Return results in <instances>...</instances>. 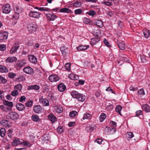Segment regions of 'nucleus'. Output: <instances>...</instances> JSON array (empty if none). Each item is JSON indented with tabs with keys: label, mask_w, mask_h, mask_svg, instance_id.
Here are the masks:
<instances>
[{
	"label": "nucleus",
	"mask_w": 150,
	"mask_h": 150,
	"mask_svg": "<svg viewBox=\"0 0 150 150\" xmlns=\"http://www.w3.org/2000/svg\"><path fill=\"white\" fill-rule=\"evenodd\" d=\"M3 103L4 105H0V108L1 109L6 112L11 110V108L13 106V103L12 102L5 100Z\"/></svg>",
	"instance_id": "obj_1"
},
{
	"label": "nucleus",
	"mask_w": 150,
	"mask_h": 150,
	"mask_svg": "<svg viewBox=\"0 0 150 150\" xmlns=\"http://www.w3.org/2000/svg\"><path fill=\"white\" fill-rule=\"evenodd\" d=\"M11 10V6L9 4H6L2 6L1 8L2 12L6 14L9 13Z\"/></svg>",
	"instance_id": "obj_2"
},
{
	"label": "nucleus",
	"mask_w": 150,
	"mask_h": 150,
	"mask_svg": "<svg viewBox=\"0 0 150 150\" xmlns=\"http://www.w3.org/2000/svg\"><path fill=\"white\" fill-rule=\"evenodd\" d=\"M49 79L51 82H56L59 80L60 78L57 74H52L49 76Z\"/></svg>",
	"instance_id": "obj_3"
},
{
	"label": "nucleus",
	"mask_w": 150,
	"mask_h": 150,
	"mask_svg": "<svg viewBox=\"0 0 150 150\" xmlns=\"http://www.w3.org/2000/svg\"><path fill=\"white\" fill-rule=\"evenodd\" d=\"M41 13L36 11H30L29 13L30 17L34 18H38L40 17Z\"/></svg>",
	"instance_id": "obj_4"
},
{
	"label": "nucleus",
	"mask_w": 150,
	"mask_h": 150,
	"mask_svg": "<svg viewBox=\"0 0 150 150\" xmlns=\"http://www.w3.org/2000/svg\"><path fill=\"white\" fill-rule=\"evenodd\" d=\"M37 26L35 23H32L28 24V28L30 32L35 31L36 30Z\"/></svg>",
	"instance_id": "obj_5"
},
{
	"label": "nucleus",
	"mask_w": 150,
	"mask_h": 150,
	"mask_svg": "<svg viewBox=\"0 0 150 150\" xmlns=\"http://www.w3.org/2000/svg\"><path fill=\"white\" fill-rule=\"evenodd\" d=\"M33 110L35 113L39 114L42 112L43 108L40 105H36L33 107Z\"/></svg>",
	"instance_id": "obj_6"
},
{
	"label": "nucleus",
	"mask_w": 150,
	"mask_h": 150,
	"mask_svg": "<svg viewBox=\"0 0 150 150\" xmlns=\"http://www.w3.org/2000/svg\"><path fill=\"white\" fill-rule=\"evenodd\" d=\"M23 71L25 73L29 74H32L34 72L33 69L29 66L25 67L23 68Z\"/></svg>",
	"instance_id": "obj_7"
},
{
	"label": "nucleus",
	"mask_w": 150,
	"mask_h": 150,
	"mask_svg": "<svg viewBox=\"0 0 150 150\" xmlns=\"http://www.w3.org/2000/svg\"><path fill=\"white\" fill-rule=\"evenodd\" d=\"M39 102L40 104L42 105L45 106H48L49 105V101L47 99L44 98L42 97L39 98Z\"/></svg>",
	"instance_id": "obj_8"
},
{
	"label": "nucleus",
	"mask_w": 150,
	"mask_h": 150,
	"mask_svg": "<svg viewBox=\"0 0 150 150\" xmlns=\"http://www.w3.org/2000/svg\"><path fill=\"white\" fill-rule=\"evenodd\" d=\"M8 35V33L7 32L0 33V40L5 41L7 40Z\"/></svg>",
	"instance_id": "obj_9"
},
{
	"label": "nucleus",
	"mask_w": 150,
	"mask_h": 150,
	"mask_svg": "<svg viewBox=\"0 0 150 150\" xmlns=\"http://www.w3.org/2000/svg\"><path fill=\"white\" fill-rule=\"evenodd\" d=\"M9 116L12 120H17L19 117V115L17 113L14 112H12L9 114Z\"/></svg>",
	"instance_id": "obj_10"
},
{
	"label": "nucleus",
	"mask_w": 150,
	"mask_h": 150,
	"mask_svg": "<svg viewBox=\"0 0 150 150\" xmlns=\"http://www.w3.org/2000/svg\"><path fill=\"white\" fill-rule=\"evenodd\" d=\"M53 111L55 113H60L62 112L63 108L60 106H57L53 107Z\"/></svg>",
	"instance_id": "obj_11"
},
{
	"label": "nucleus",
	"mask_w": 150,
	"mask_h": 150,
	"mask_svg": "<svg viewBox=\"0 0 150 150\" xmlns=\"http://www.w3.org/2000/svg\"><path fill=\"white\" fill-rule=\"evenodd\" d=\"M17 60V58L15 57H9L6 59L5 62L7 63H10L14 62Z\"/></svg>",
	"instance_id": "obj_12"
},
{
	"label": "nucleus",
	"mask_w": 150,
	"mask_h": 150,
	"mask_svg": "<svg viewBox=\"0 0 150 150\" xmlns=\"http://www.w3.org/2000/svg\"><path fill=\"white\" fill-rule=\"evenodd\" d=\"M48 118L52 123H54L57 120L56 117L52 113H50L48 115Z\"/></svg>",
	"instance_id": "obj_13"
},
{
	"label": "nucleus",
	"mask_w": 150,
	"mask_h": 150,
	"mask_svg": "<svg viewBox=\"0 0 150 150\" xmlns=\"http://www.w3.org/2000/svg\"><path fill=\"white\" fill-rule=\"evenodd\" d=\"M28 59L30 61L31 63L35 64L37 62V59L34 55H29Z\"/></svg>",
	"instance_id": "obj_14"
},
{
	"label": "nucleus",
	"mask_w": 150,
	"mask_h": 150,
	"mask_svg": "<svg viewBox=\"0 0 150 150\" xmlns=\"http://www.w3.org/2000/svg\"><path fill=\"white\" fill-rule=\"evenodd\" d=\"M89 47L88 45L86 46L80 45L77 47L76 49L79 51H83L87 50Z\"/></svg>",
	"instance_id": "obj_15"
},
{
	"label": "nucleus",
	"mask_w": 150,
	"mask_h": 150,
	"mask_svg": "<svg viewBox=\"0 0 150 150\" xmlns=\"http://www.w3.org/2000/svg\"><path fill=\"white\" fill-rule=\"evenodd\" d=\"M22 143V140H20L18 138H17L14 140L12 143V145L15 146H16L18 145L21 144Z\"/></svg>",
	"instance_id": "obj_16"
},
{
	"label": "nucleus",
	"mask_w": 150,
	"mask_h": 150,
	"mask_svg": "<svg viewBox=\"0 0 150 150\" xmlns=\"http://www.w3.org/2000/svg\"><path fill=\"white\" fill-rule=\"evenodd\" d=\"M16 107L19 111H23L25 108V107L23 104L20 103H17L16 104Z\"/></svg>",
	"instance_id": "obj_17"
},
{
	"label": "nucleus",
	"mask_w": 150,
	"mask_h": 150,
	"mask_svg": "<svg viewBox=\"0 0 150 150\" xmlns=\"http://www.w3.org/2000/svg\"><path fill=\"white\" fill-rule=\"evenodd\" d=\"M100 40V39L98 37L93 38L91 39L90 44L92 46H93L99 42Z\"/></svg>",
	"instance_id": "obj_18"
},
{
	"label": "nucleus",
	"mask_w": 150,
	"mask_h": 150,
	"mask_svg": "<svg viewBox=\"0 0 150 150\" xmlns=\"http://www.w3.org/2000/svg\"><path fill=\"white\" fill-rule=\"evenodd\" d=\"M47 18L50 21H54L57 18V16L48 13L46 15Z\"/></svg>",
	"instance_id": "obj_19"
},
{
	"label": "nucleus",
	"mask_w": 150,
	"mask_h": 150,
	"mask_svg": "<svg viewBox=\"0 0 150 150\" xmlns=\"http://www.w3.org/2000/svg\"><path fill=\"white\" fill-rule=\"evenodd\" d=\"M68 77L71 80H76L79 79V76L76 75L73 73L69 74L68 75Z\"/></svg>",
	"instance_id": "obj_20"
},
{
	"label": "nucleus",
	"mask_w": 150,
	"mask_h": 150,
	"mask_svg": "<svg viewBox=\"0 0 150 150\" xmlns=\"http://www.w3.org/2000/svg\"><path fill=\"white\" fill-rule=\"evenodd\" d=\"M142 109L146 112H150V106L147 104H145L142 106Z\"/></svg>",
	"instance_id": "obj_21"
},
{
	"label": "nucleus",
	"mask_w": 150,
	"mask_h": 150,
	"mask_svg": "<svg viewBox=\"0 0 150 150\" xmlns=\"http://www.w3.org/2000/svg\"><path fill=\"white\" fill-rule=\"evenodd\" d=\"M58 88L60 91L63 92L66 89V87L64 84L61 83L58 85Z\"/></svg>",
	"instance_id": "obj_22"
},
{
	"label": "nucleus",
	"mask_w": 150,
	"mask_h": 150,
	"mask_svg": "<svg viewBox=\"0 0 150 150\" xmlns=\"http://www.w3.org/2000/svg\"><path fill=\"white\" fill-rule=\"evenodd\" d=\"M40 89V87L37 85H33L29 86L28 87V89L34 90H38Z\"/></svg>",
	"instance_id": "obj_23"
},
{
	"label": "nucleus",
	"mask_w": 150,
	"mask_h": 150,
	"mask_svg": "<svg viewBox=\"0 0 150 150\" xmlns=\"http://www.w3.org/2000/svg\"><path fill=\"white\" fill-rule=\"evenodd\" d=\"M26 61L25 60H23L21 62H18L16 64L17 66L19 68H21L24 66L26 64Z\"/></svg>",
	"instance_id": "obj_24"
},
{
	"label": "nucleus",
	"mask_w": 150,
	"mask_h": 150,
	"mask_svg": "<svg viewBox=\"0 0 150 150\" xmlns=\"http://www.w3.org/2000/svg\"><path fill=\"white\" fill-rule=\"evenodd\" d=\"M92 116L91 115L88 113H86L83 115V120L85 119L90 120L92 118Z\"/></svg>",
	"instance_id": "obj_25"
},
{
	"label": "nucleus",
	"mask_w": 150,
	"mask_h": 150,
	"mask_svg": "<svg viewBox=\"0 0 150 150\" xmlns=\"http://www.w3.org/2000/svg\"><path fill=\"white\" fill-rule=\"evenodd\" d=\"M80 93L75 91H73L71 93V95L74 98L77 99Z\"/></svg>",
	"instance_id": "obj_26"
},
{
	"label": "nucleus",
	"mask_w": 150,
	"mask_h": 150,
	"mask_svg": "<svg viewBox=\"0 0 150 150\" xmlns=\"http://www.w3.org/2000/svg\"><path fill=\"white\" fill-rule=\"evenodd\" d=\"M32 120L34 122H40V119L38 116L37 115H33L31 117Z\"/></svg>",
	"instance_id": "obj_27"
},
{
	"label": "nucleus",
	"mask_w": 150,
	"mask_h": 150,
	"mask_svg": "<svg viewBox=\"0 0 150 150\" xmlns=\"http://www.w3.org/2000/svg\"><path fill=\"white\" fill-rule=\"evenodd\" d=\"M94 24L100 28H102L103 26L102 22L100 20H96L94 21Z\"/></svg>",
	"instance_id": "obj_28"
},
{
	"label": "nucleus",
	"mask_w": 150,
	"mask_h": 150,
	"mask_svg": "<svg viewBox=\"0 0 150 150\" xmlns=\"http://www.w3.org/2000/svg\"><path fill=\"white\" fill-rule=\"evenodd\" d=\"M86 98L85 95L80 93L77 99H78V100L79 101L83 102L85 100Z\"/></svg>",
	"instance_id": "obj_29"
},
{
	"label": "nucleus",
	"mask_w": 150,
	"mask_h": 150,
	"mask_svg": "<svg viewBox=\"0 0 150 150\" xmlns=\"http://www.w3.org/2000/svg\"><path fill=\"white\" fill-rule=\"evenodd\" d=\"M117 45L120 49L123 50L125 49V44L123 42H118Z\"/></svg>",
	"instance_id": "obj_30"
},
{
	"label": "nucleus",
	"mask_w": 150,
	"mask_h": 150,
	"mask_svg": "<svg viewBox=\"0 0 150 150\" xmlns=\"http://www.w3.org/2000/svg\"><path fill=\"white\" fill-rule=\"evenodd\" d=\"M8 69L5 67L0 65V71L1 72H8Z\"/></svg>",
	"instance_id": "obj_31"
},
{
	"label": "nucleus",
	"mask_w": 150,
	"mask_h": 150,
	"mask_svg": "<svg viewBox=\"0 0 150 150\" xmlns=\"http://www.w3.org/2000/svg\"><path fill=\"white\" fill-rule=\"evenodd\" d=\"M106 114L104 113H102L101 114L99 117V120L100 122H103L106 118Z\"/></svg>",
	"instance_id": "obj_32"
},
{
	"label": "nucleus",
	"mask_w": 150,
	"mask_h": 150,
	"mask_svg": "<svg viewBox=\"0 0 150 150\" xmlns=\"http://www.w3.org/2000/svg\"><path fill=\"white\" fill-rule=\"evenodd\" d=\"M19 47V46H14V47H13L10 50V53L11 54L14 53L16 52L18 49V48Z\"/></svg>",
	"instance_id": "obj_33"
},
{
	"label": "nucleus",
	"mask_w": 150,
	"mask_h": 150,
	"mask_svg": "<svg viewBox=\"0 0 150 150\" xmlns=\"http://www.w3.org/2000/svg\"><path fill=\"white\" fill-rule=\"evenodd\" d=\"M144 35L145 38H148L149 36V30L144 29L143 30Z\"/></svg>",
	"instance_id": "obj_34"
},
{
	"label": "nucleus",
	"mask_w": 150,
	"mask_h": 150,
	"mask_svg": "<svg viewBox=\"0 0 150 150\" xmlns=\"http://www.w3.org/2000/svg\"><path fill=\"white\" fill-rule=\"evenodd\" d=\"M14 89L17 90L19 92L21 91L22 89V86L21 84H18L14 87Z\"/></svg>",
	"instance_id": "obj_35"
},
{
	"label": "nucleus",
	"mask_w": 150,
	"mask_h": 150,
	"mask_svg": "<svg viewBox=\"0 0 150 150\" xmlns=\"http://www.w3.org/2000/svg\"><path fill=\"white\" fill-rule=\"evenodd\" d=\"M122 109V107L120 105H117L115 108L116 111L120 115H121V111Z\"/></svg>",
	"instance_id": "obj_36"
},
{
	"label": "nucleus",
	"mask_w": 150,
	"mask_h": 150,
	"mask_svg": "<svg viewBox=\"0 0 150 150\" xmlns=\"http://www.w3.org/2000/svg\"><path fill=\"white\" fill-rule=\"evenodd\" d=\"M86 13L90 16H91L92 17H93L94 15L96 14V12L93 10H90L86 12Z\"/></svg>",
	"instance_id": "obj_37"
},
{
	"label": "nucleus",
	"mask_w": 150,
	"mask_h": 150,
	"mask_svg": "<svg viewBox=\"0 0 150 150\" xmlns=\"http://www.w3.org/2000/svg\"><path fill=\"white\" fill-rule=\"evenodd\" d=\"M77 115V112L73 110L70 112L69 116L71 117H74Z\"/></svg>",
	"instance_id": "obj_38"
},
{
	"label": "nucleus",
	"mask_w": 150,
	"mask_h": 150,
	"mask_svg": "<svg viewBox=\"0 0 150 150\" xmlns=\"http://www.w3.org/2000/svg\"><path fill=\"white\" fill-rule=\"evenodd\" d=\"M60 12H61L69 13L71 12V11L70 9L67 8H64L60 9Z\"/></svg>",
	"instance_id": "obj_39"
},
{
	"label": "nucleus",
	"mask_w": 150,
	"mask_h": 150,
	"mask_svg": "<svg viewBox=\"0 0 150 150\" xmlns=\"http://www.w3.org/2000/svg\"><path fill=\"white\" fill-rule=\"evenodd\" d=\"M6 130L4 128H1L0 130V135L2 137H4L5 135Z\"/></svg>",
	"instance_id": "obj_40"
},
{
	"label": "nucleus",
	"mask_w": 150,
	"mask_h": 150,
	"mask_svg": "<svg viewBox=\"0 0 150 150\" xmlns=\"http://www.w3.org/2000/svg\"><path fill=\"white\" fill-rule=\"evenodd\" d=\"M39 11H46L47 12H49L51 10L50 9L45 7H40V8H39Z\"/></svg>",
	"instance_id": "obj_41"
},
{
	"label": "nucleus",
	"mask_w": 150,
	"mask_h": 150,
	"mask_svg": "<svg viewBox=\"0 0 150 150\" xmlns=\"http://www.w3.org/2000/svg\"><path fill=\"white\" fill-rule=\"evenodd\" d=\"M18 80L19 82H22L25 80V77L23 75H20L18 78Z\"/></svg>",
	"instance_id": "obj_42"
},
{
	"label": "nucleus",
	"mask_w": 150,
	"mask_h": 150,
	"mask_svg": "<svg viewBox=\"0 0 150 150\" xmlns=\"http://www.w3.org/2000/svg\"><path fill=\"white\" fill-rule=\"evenodd\" d=\"M14 11L15 13L19 14V13H21L22 10L21 8L18 6L16 7L14 9Z\"/></svg>",
	"instance_id": "obj_43"
},
{
	"label": "nucleus",
	"mask_w": 150,
	"mask_h": 150,
	"mask_svg": "<svg viewBox=\"0 0 150 150\" xmlns=\"http://www.w3.org/2000/svg\"><path fill=\"white\" fill-rule=\"evenodd\" d=\"M11 94L13 96H16L19 94V92L17 90L14 89V90L11 92Z\"/></svg>",
	"instance_id": "obj_44"
},
{
	"label": "nucleus",
	"mask_w": 150,
	"mask_h": 150,
	"mask_svg": "<svg viewBox=\"0 0 150 150\" xmlns=\"http://www.w3.org/2000/svg\"><path fill=\"white\" fill-rule=\"evenodd\" d=\"M71 64L69 63H67L65 65V69L68 71H70L71 70Z\"/></svg>",
	"instance_id": "obj_45"
},
{
	"label": "nucleus",
	"mask_w": 150,
	"mask_h": 150,
	"mask_svg": "<svg viewBox=\"0 0 150 150\" xmlns=\"http://www.w3.org/2000/svg\"><path fill=\"white\" fill-rule=\"evenodd\" d=\"M83 11L82 9L79 8L75 10L74 13L76 15L80 14Z\"/></svg>",
	"instance_id": "obj_46"
},
{
	"label": "nucleus",
	"mask_w": 150,
	"mask_h": 150,
	"mask_svg": "<svg viewBox=\"0 0 150 150\" xmlns=\"http://www.w3.org/2000/svg\"><path fill=\"white\" fill-rule=\"evenodd\" d=\"M33 101L30 100L27 102L25 103V105L27 107H31L33 105Z\"/></svg>",
	"instance_id": "obj_47"
},
{
	"label": "nucleus",
	"mask_w": 150,
	"mask_h": 150,
	"mask_svg": "<svg viewBox=\"0 0 150 150\" xmlns=\"http://www.w3.org/2000/svg\"><path fill=\"white\" fill-rule=\"evenodd\" d=\"M19 17V14L15 13L12 17V19L13 20H17Z\"/></svg>",
	"instance_id": "obj_48"
},
{
	"label": "nucleus",
	"mask_w": 150,
	"mask_h": 150,
	"mask_svg": "<svg viewBox=\"0 0 150 150\" xmlns=\"http://www.w3.org/2000/svg\"><path fill=\"white\" fill-rule=\"evenodd\" d=\"M6 49V45L4 44L0 45V51H4Z\"/></svg>",
	"instance_id": "obj_49"
},
{
	"label": "nucleus",
	"mask_w": 150,
	"mask_h": 150,
	"mask_svg": "<svg viewBox=\"0 0 150 150\" xmlns=\"http://www.w3.org/2000/svg\"><path fill=\"white\" fill-rule=\"evenodd\" d=\"M138 93L139 95L142 96H144L145 94L144 90L142 88H141L138 91Z\"/></svg>",
	"instance_id": "obj_50"
},
{
	"label": "nucleus",
	"mask_w": 150,
	"mask_h": 150,
	"mask_svg": "<svg viewBox=\"0 0 150 150\" xmlns=\"http://www.w3.org/2000/svg\"><path fill=\"white\" fill-rule=\"evenodd\" d=\"M26 97L24 96H22L21 97L19 100V102L22 103H24L25 101Z\"/></svg>",
	"instance_id": "obj_51"
},
{
	"label": "nucleus",
	"mask_w": 150,
	"mask_h": 150,
	"mask_svg": "<svg viewBox=\"0 0 150 150\" xmlns=\"http://www.w3.org/2000/svg\"><path fill=\"white\" fill-rule=\"evenodd\" d=\"M81 4V3L77 1L73 4V6L76 7H79L80 6Z\"/></svg>",
	"instance_id": "obj_52"
},
{
	"label": "nucleus",
	"mask_w": 150,
	"mask_h": 150,
	"mask_svg": "<svg viewBox=\"0 0 150 150\" xmlns=\"http://www.w3.org/2000/svg\"><path fill=\"white\" fill-rule=\"evenodd\" d=\"M1 124L5 127H7L8 125V121L5 120H2L1 122Z\"/></svg>",
	"instance_id": "obj_53"
},
{
	"label": "nucleus",
	"mask_w": 150,
	"mask_h": 150,
	"mask_svg": "<svg viewBox=\"0 0 150 150\" xmlns=\"http://www.w3.org/2000/svg\"><path fill=\"white\" fill-rule=\"evenodd\" d=\"M103 3L105 5L109 6H111L112 5V2L109 1H104Z\"/></svg>",
	"instance_id": "obj_54"
},
{
	"label": "nucleus",
	"mask_w": 150,
	"mask_h": 150,
	"mask_svg": "<svg viewBox=\"0 0 150 150\" xmlns=\"http://www.w3.org/2000/svg\"><path fill=\"white\" fill-rule=\"evenodd\" d=\"M128 135V137L129 138L131 139L134 137V135L133 133L130 132H128L127 133Z\"/></svg>",
	"instance_id": "obj_55"
},
{
	"label": "nucleus",
	"mask_w": 150,
	"mask_h": 150,
	"mask_svg": "<svg viewBox=\"0 0 150 150\" xmlns=\"http://www.w3.org/2000/svg\"><path fill=\"white\" fill-rule=\"evenodd\" d=\"M113 108V106L112 105H111L108 106L106 107V109L108 111H111Z\"/></svg>",
	"instance_id": "obj_56"
},
{
	"label": "nucleus",
	"mask_w": 150,
	"mask_h": 150,
	"mask_svg": "<svg viewBox=\"0 0 150 150\" xmlns=\"http://www.w3.org/2000/svg\"><path fill=\"white\" fill-rule=\"evenodd\" d=\"M110 125L114 128H115L116 127L117 124L116 122L111 121L110 122Z\"/></svg>",
	"instance_id": "obj_57"
},
{
	"label": "nucleus",
	"mask_w": 150,
	"mask_h": 150,
	"mask_svg": "<svg viewBox=\"0 0 150 150\" xmlns=\"http://www.w3.org/2000/svg\"><path fill=\"white\" fill-rule=\"evenodd\" d=\"M140 59L141 60V62H144L146 61L145 57L144 55H141L140 56Z\"/></svg>",
	"instance_id": "obj_58"
},
{
	"label": "nucleus",
	"mask_w": 150,
	"mask_h": 150,
	"mask_svg": "<svg viewBox=\"0 0 150 150\" xmlns=\"http://www.w3.org/2000/svg\"><path fill=\"white\" fill-rule=\"evenodd\" d=\"M102 141H103L102 139H96L95 140V142L97 143L98 144H101Z\"/></svg>",
	"instance_id": "obj_59"
},
{
	"label": "nucleus",
	"mask_w": 150,
	"mask_h": 150,
	"mask_svg": "<svg viewBox=\"0 0 150 150\" xmlns=\"http://www.w3.org/2000/svg\"><path fill=\"white\" fill-rule=\"evenodd\" d=\"M0 81L4 83L6 82V80L4 77L0 76Z\"/></svg>",
	"instance_id": "obj_60"
},
{
	"label": "nucleus",
	"mask_w": 150,
	"mask_h": 150,
	"mask_svg": "<svg viewBox=\"0 0 150 150\" xmlns=\"http://www.w3.org/2000/svg\"><path fill=\"white\" fill-rule=\"evenodd\" d=\"M129 89L131 91H137L138 89L137 87H134L133 86H131L129 88Z\"/></svg>",
	"instance_id": "obj_61"
},
{
	"label": "nucleus",
	"mask_w": 150,
	"mask_h": 150,
	"mask_svg": "<svg viewBox=\"0 0 150 150\" xmlns=\"http://www.w3.org/2000/svg\"><path fill=\"white\" fill-rule=\"evenodd\" d=\"M8 137H11L12 136V134L13 132V129H11L8 130Z\"/></svg>",
	"instance_id": "obj_62"
},
{
	"label": "nucleus",
	"mask_w": 150,
	"mask_h": 150,
	"mask_svg": "<svg viewBox=\"0 0 150 150\" xmlns=\"http://www.w3.org/2000/svg\"><path fill=\"white\" fill-rule=\"evenodd\" d=\"M104 42L105 45H106L107 47H109L110 46V44L109 43L108 41L106 40V39H104L103 41Z\"/></svg>",
	"instance_id": "obj_63"
},
{
	"label": "nucleus",
	"mask_w": 150,
	"mask_h": 150,
	"mask_svg": "<svg viewBox=\"0 0 150 150\" xmlns=\"http://www.w3.org/2000/svg\"><path fill=\"white\" fill-rule=\"evenodd\" d=\"M15 76L16 74L13 73H11L8 74V76L11 78H13Z\"/></svg>",
	"instance_id": "obj_64"
}]
</instances>
